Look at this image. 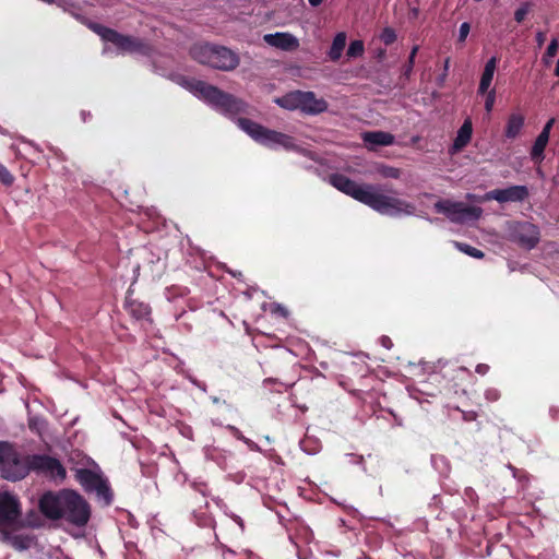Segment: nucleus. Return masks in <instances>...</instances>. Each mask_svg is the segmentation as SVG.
Instances as JSON below:
<instances>
[{
    "label": "nucleus",
    "instance_id": "obj_10",
    "mask_svg": "<svg viewBox=\"0 0 559 559\" xmlns=\"http://www.w3.org/2000/svg\"><path fill=\"white\" fill-rule=\"evenodd\" d=\"M530 192L526 186H511L506 189H493L486 193L487 200H495L499 203L523 202Z\"/></svg>",
    "mask_w": 559,
    "mask_h": 559
},
{
    "label": "nucleus",
    "instance_id": "obj_2",
    "mask_svg": "<svg viewBox=\"0 0 559 559\" xmlns=\"http://www.w3.org/2000/svg\"><path fill=\"white\" fill-rule=\"evenodd\" d=\"M31 471L48 476L55 480H63L67 471L61 462L47 454H32L22 457L15 448L0 441V476L8 480L23 479Z\"/></svg>",
    "mask_w": 559,
    "mask_h": 559
},
{
    "label": "nucleus",
    "instance_id": "obj_18",
    "mask_svg": "<svg viewBox=\"0 0 559 559\" xmlns=\"http://www.w3.org/2000/svg\"><path fill=\"white\" fill-rule=\"evenodd\" d=\"M497 67V58L491 57L485 64L484 71L480 76V82L478 86V94L485 95L489 92L490 84L493 79V74Z\"/></svg>",
    "mask_w": 559,
    "mask_h": 559
},
{
    "label": "nucleus",
    "instance_id": "obj_44",
    "mask_svg": "<svg viewBox=\"0 0 559 559\" xmlns=\"http://www.w3.org/2000/svg\"><path fill=\"white\" fill-rule=\"evenodd\" d=\"M480 368L481 366L480 365H477V371L480 372Z\"/></svg>",
    "mask_w": 559,
    "mask_h": 559
},
{
    "label": "nucleus",
    "instance_id": "obj_7",
    "mask_svg": "<svg viewBox=\"0 0 559 559\" xmlns=\"http://www.w3.org/2000/svg\"><path fill=\"white\" fill-rule=\"evenodd\" d=\"M75 479L87 493H96L97 499L102 500L106 506L112 503L114 493L107 479L99 473L90 468H79L75 473Z\"/></svg>",
    "mask_w": 559,
    "mask_h": 559
},
{
    "label": "nucleus",
    "instance_id": "obj_35",
    "mask_svg": "<svg viewBox=\"0 0 559 559\" xmlns=\"http://www.w3.org/2000/svg\"><path fill=\"white\" fill-rule=\"evenodd\" d=\"M485 95H486L485 109L487 112H490L492 110L495 102H496V91L490 90Z\"/></svg>",
    "mask_w": 559,
    "mask_h": 559
},
{
    "label": "nucleus",
    "instance_id": "obj_6",
    "mask_svg": "<svg viewBox=\"0 0 559 559\" xmlns=\"http://www.w3.org/2000/svg\"><path fill=\"white\" fill-rule=\"evenodd\" d=\"M237 124L257 143L266 147L276 148L277 146H283L285 150H293L295 147L294 139L292 136L267 129L249 118H239L237 120Z\"/></svg>",
    "mask_w": 559,
    "mask_h": 559
},
{
    "label": "nucleus",
    "instance_id": "obj_25",
    "mask_svg": "<svg viewBox=\"0 0 559 559\" xmlns=\"http://www.w3.org/2000/svg\"><path fill=\"white\" fill-rule=\"evenodd\" d=\"M372 173L382 178L397 179L401 176V169L384 164H378Z\"/></svg>",
    "mask_w": 559,
    "mask_h": 559
},
{
    "label": "nucleus",
    "instance_id": "obj_11",
    "mask_svg": "<svg viewBox=\"0 0 559 559\" xmlns=\"http://www.w3.org/2000/svg\"><path fill=\"white\" fill-rule=\"evenodd\" d=\"M239 56L225 46L215 45L212 68L222 71H231L239 66Z\"/></svg>",
    "mask_w": 559,
    "mask_h": 559
},
{
    "label": "nucleus",
    "instance_id": "obj_4",
    "mask_svg": "<svg viewBox=\"0 0 559 559\" xmlns=\"http://www.w3.org/2000/svg\"><path fill=\"white\" fill-rule=\"evenodd\" d=\"M181 85L224 112L237 115L245 109L242 100L204 81L182 79Z\"/></svg>",
    "mask_w": 559,
    "mask_h": 559
},
{
    "label": "nucleus",
    "instance_id": "obj_12",
    "mask_svg": "<svg viewBox=\"0 0 559 559\" xmlns=\"http://www.w3.org/2000/svg\"><path fill=\"white\" fill-rule=\"evenodd\" d=\"M263 40L267 45L284 51H294L299 47L298 39L289 33L265 34Z\"/></svg>",
    "mask_w": 559,
    "mask_h": 559
},
{
    "label": "nucleus",
    "instance_id": "obj_20",
    "mask_svg": "<svg viewBox=\"0 0 559 559\" xmlns=\"http://www.w3.org/2000/svg\"><path fill=\"white\" fill-rule=\"evenodd\" d=\"M473 123L472 119L467 117L461 128L456 131V152L465 147L472 139Z\"/></svg>",
    "mask_w": 559,
    "mask_h": 559
},
{
    "label": "nucleus",
    "instance_id": "obj_28",
    "mask_svg": "<svg viewBox=\"0 0 559 559\" xmlns=\"http://www.w3.org/2000/svg\"><path fill=\"white\" fill-rule=\"evenodd\" d=\"M46 423L40 417H31L28 419V428L31 431L41 436L43 431L45 430Z\"/></svg>",
    "mask_w": 559,
    "mask_h": 559
},
{
    "label": "nucleus",
    "instance_id": "obj_30",
    "mask_svg": "<svg viewBox=\"0 0 559 559\" xmlns=\"http://www.w3.org/2000/svg\"><path fill=\"white\" fill-rule=\"evenodd\" d=\"M432 462L436 467L441 474H444L445 477H449L450 475V467L445 463V459L443 455H433Z\"/></svg>",
    "mask_w": 559,
    "mask_h": 559
},
{
    "label": "nucleus",
    "instance_id": "obj_36",
    "mask_svg": "<svg viewBox=\"0 0 559 559\" xmlns=\"http://www.w3.org/2000/svg\"><path fill=\"white\" fill-rule=\"evenodd\" d=\"M417 50H418V47L415 46L412 51H411V55L408 57V61L407 63L404 66V74L405 75H409V73L412 72L413 70V67H414V60H415V56L417 53Z\"/></svg>",
    "mask_w": 559,
    "mask_h": 559
},
{
    "label": "nucleus",
    "instance_id": "obj_21",
    "mask_svg": "<svg viewBox=\"0 0 559 559\" xmlns=\"http://www.w3.org/2000/svg\"><path fill=\"white\" fill-rule=\"evenodd\" d=\"M524 126V117L521 114H511L508 118L504 129V135L508 139H515Z\"/></svg>",
    "mask_w": 559,
    "mask_h": 559
},
{
    "label": "nucleus",
    "instance_id": "obj_34",
    "mask_svg": "<svg viewBox=\"0 0 559 559\" xmlns=\"http://www.w3.org/2000/svg\"><path fill=\"white\" fill-rule=\"evenodd\" d=\"M14 176L10 173V170L0 164V182L4 186L9 187L13 183Z\"/></svg>",
    "mask_w": 559,
    "mask_h": 559
},
{
    "label": "nucleus",
    "instance_id": "obj_22",
    "mask_svg": "<svg viewBox=\"0 0 559 559\" xmlns=\"http://www.w3.org/2000/svg\"><path fill=\"white\" fill-rule=\"evenodd\" d=\"M301 91H294L276 99V104L288 110L300 109Z\"/></svg>",
    "mask_w": 559,
    "mask_h": 559
},
{
    "label": "nucleus",
    "instance_id": "obj_15",
    "mask_svg": "<svg viewBox=\"0 0 559 559\" xmlns=\"http://www.w3.org/2000/svg\"><path fill=\"white\" fill-rule=\"evenodd\" d=\"M215 45L209 43H198L190 48V56L201 64L212 66V59Z\"/></svg>",
    "mask_w": 559,
    "mask_h": 559
},
{
    "label": "nucleus",
    "instance_id": "obj_8",
    "mask_svg": "<svg viewBox=\"0 0 559 559\" xmlns=\"http://www.w3.org/2000/svg\"><path fill=\"white\" fill-rule=\"evenodd\" d=\"M22 508L20 500L12 493H0V532L8 527H14L20 523Z\"/></svg>",
    "mask_w": 559,
    "mask_h": 559
},
{
    "label": "nucleus",
    "instance_id": "obj_13",
    "mask_svg": "<svg viewBox=\"0 0 559 559\" xmlns=\"http://www.w3.org/2000/svg\"><path fill=\"white\" fill-rule=\"evenodd\" d=\"M555 121V118L549 119L536 138L531 150V157L534 162H542L544 159V152L549 142L550 131Z\"/></svg>",
    "mask_w": 559,
    "mask_h": 559
},
{
    "label": "nucleus",
    "instance_id": "obj_29",
    "mask_svg": "<svg viewBox=\"0 0 559 559\" xmlns=\"http://www.w3.org/2000/svg\"><path fill=\"white\" fill-rule=\"evenodd\" d=\"M456 249H459L460 251H462L473 258L480 259L484 257L483 251H480L479 249L474 248L467 243L456 242Z\"/></svg>",
    "mask_w": 559,
    "mask_h": 559
},
{
    "label": "nucleus",
    "instance_id": "obj_19",
    "mask_svg": "<svg viewBox=\"0 0 559 559\" xmlns=\"http://www.w3.org/2000/svg\"><path fill=\"white\" fill-rule=\"evenodd\" d=\"M367 143L379 146H388L394 143V135L384 131H371L364 134Z\"/></svg>",
    "mask_w": 559,
    "mask_h": 559
},
{
    "label": "nucleus",
    "instance_id": "obj_42",
    "mask_svg": "<svg viewBox=\"0 0 559 559\" xmlns=\"http://www.w3.org/2000/svg\"><path fill=\"white\" fill-rule=\"evenodd\" d=\"M308 1H309L310 5H312V7H319L323 2V0H308Z\"/></svg>",
    "mask_w": 559,
    "mask_h": 559
},
{
    "label": "nucleus",
    "instance_id": "obj_33",
    "mask_svg": "<svg viewBox=\"0 0 559 559\" xmlns=\"http://www.w3.org/2000/svg\"><path fill=\"white\" fill-rule=\"evenodd\" d=\"M558 49L559 41L557 38H552L544 53L543 60L547 63L548 59L554 58L557 55Z\"/></svg>",
    "mask_w": 559,
    "mask_h": 559
},
{
    "label": "nucleus",
    "instance_id": "obj_37",
    "mask_svg": "<svg viewBox=\"0 0 559 559\" xmlns=\"http://www.w3.org/2000/svg\"><path fill=\"white\" fill-rule=\"evenodd\" d=\"M469 29H471V26L467 22H464L461 24L460 32H459V40L460 41L465 40V38L467 37V35L469 33Z\"/></svg>",
    "mask_w": 559,
    "mask_h": 559
},
{
    "label": "nucleus",
    "instance_id": "obj_41",
    "mask_svg": "<svg viewBox=\"0 0 559 559\" xmlns=\"http://www.w3.org/2000/svg\"><path fill=\"white\" fill-rule=\"evenodd\" d=\"M381 344L386 347V348H391L392 347V341L389 336H382L381 337Z\"/></svg>",
    "mask_w": 559,
    "mask_h": 559
},
{
    "label": "nucleus",
    "instance_id": "obj_5",
    "mask_svg": "<svg viewBox=\"0 0 559 559\" xmlns=\"http://www.w3.org/2000/svg\"><path fill=\"white\" fill-rule=\"evenodd\" d=\"M87 26L104 41L114 44L122 52H136L142 56H150L153 50L148 43L138 37L120 34L117 31L104 26L99 23L90 22Z\"/></svg>",
    "mask_w": 559,
    "mask_h": 559
},
{
    "label": "nucleus",
    "instance_id": "obj_31",
    "mask_svg": "<svg viewBox=\"0 0 559 559\" xmlns=\"http://www.w3.org/2000/svg\"><path fill=\"white\" fill-rule=\"evenodd\" d=\"M380 39L385 46L392 45L396 40L395 31L391 27H385L380 34Z\"/></svg>",
    "mask_w": 559,
    "mask_h": 559
},
{
    "label": "nucleus",
    "instance_id": "obj_32",
    "mask_svg": "<svg viewBox=\"0 0 559 559\" xmlns=\"http://www.w3.org/2000/svg\"><path fill=\"white\" fill-rule=\"evenodd\" d=\"M531 8H532V4L530 2L523 3L520 8H518L515 10L514 20L518 23H522L525 20L526 15L530 13Z\"/></svg>",
    "mask_w": 559,
    "mask_h": 559
},
{
    "label": "nucleus",
    "instance_id": "obj_26",
    "mask_svg": "<svg viewBox=\"0 0 559 559\" xmlns=\"http://www.w3.org/2000/svg\"><path fill=\"white\" fill-rule=\"evenodd\" d=\"M436 211L438 213L445 214L450 219H454V202L452 201H438L435 204Z\"/></svg>",
    "mask_w": 559,
    "mask_h": 559
},
{
    "label": "nucleus",
    "instance_id": "obj_17",
    "mask_svg": "<svg viewBox=\"0 0 559 559\" xmlns=\"http://www.w3.org/2000/svg\"><path fill=\"white\" fill-rule=\"evenodd\" d=\"M126 309L129 312V314L134 318L135 320H151V312L152 309L148 304L130 299L126 302Z\"/></svg>",
    "mask_w": 559,
    "mask_h": 559
},
{
    "label": "nucleus",
    "instance_id": "obj_1",
    "mask_svg": "<svg viewBox=\"0 0 559 559\" xmlns=\"http://www.w3.org/2000/svg\"><path fill=\"white\" fill-rule=\"evenodd\" d=\"M329 182L338 191L352 197L354 200L369 206L373 211L388 216L411 214L414 206L408 202L385 194L380 185L357 183L343 174H331Z\"/></svg>",
    "mask_w": 559,
    "mask_h": 559
},
{
    "label": "nucleus",
    "instance_id": "obj_24",
    "mask_svg": "<svg viewBox=\"0 0 559 559\" xmlns=\"http://www.w3.org/2000/svg\"><path fill=\"white\" fill-rule=\"evenodd\" d=\"M346 45V34L337 33L332 41L328 56L330 60L337 61L342 57V52Z\"/></svg>",
    "mask_w": 559,
    "mask_h": 559
},
{
    "label": "nucleus",
    "instance_id": "obj_16",
    "mask_svg": "<svg viewBox=\"0 0 559 559\" xmlns=\"http://www.w3.org/2000/svg\"><path fill=\"white\" fill-rule=\"evenodd\" d=\"M0 540L20 551L28 549L33 543V538L29 535L12 534L8 528L0 532Z\"/></svg>",
    "mask_w": 559,
    "mask_h": 559
},
{
    "label": "nucleus",
    "instance_id": "obj_9",
    "mask_svg": "<svg viewBox=\"0 0 559 559\" xmlns=\"http://www.w3.org/2000/svg\"><path fill=\"white\" fill-rule=\"evenodd\" d=\"M511 238L521 248L534 249L540 240V230L537 225L530 222H518L511 229Z\"/></svg>",
    "mask_w": 559,
    "mask_h": 559
},
{
    "label": "nucleus",
    "instance_id": "obj_23",
    "mask_svg": "<svg viewBox=\"0 0 559 559\" xmlns=\"http://www.w3.org/2000/svg\"><path fill=\"white\" fill-rule=\"evenodd\" d=\"M483 210L478 206H466L463 203L456 202V222L466 218L475 221L480 217Z\"/></svg>",
    "mask_w": 559,
    "mask_h": 559
},
{
    "label": "nucleus",
    "instance_id": "obj_38",
    "mask_svg": "<svg viewBox=\"0 0 559 559\" xmlns=\"http://www.w3.org/2000/svg\"><path fill=\"white\" fill-rule=\"evenodd\" d=\"M485 396L488 401L490 402H495L497 400H499L500 397V392L497 390V389H488L485 393Z\"/></svg>",
    "mask_w": 559,
    "mask_h": 559
},
{
    "label": "nucleus",
    "instance_id": "obj_40",
    "mask_svg": "<svg viewBox=\"0 0 559 559\" xmlns=\"http://www.w3.org/2000/svg\"><path fill=\"white\" fill-rule=\"evenodd\" d=\"M463 418L466 421L475 420L477 417V414L475 412H462Z\"/></svg>",
    "mask_w": 559,
    "mask_h": 559
},
{
    "label": "nucleus",
    "instance_id": "obj_27",
    "mask_svg": "<svg viewBox=\"0 0 559 559\" xmlns=\"http://www.w3.org/2000/svg\"><path fill=\"white\" fill-rule=\"evenodd\" d=\"M364 51H365L364 41L356 39V40L350 41L348 49H347V56L349 58H357V57L362 56Z\"/></svg>",
    "mask_w": 559,
    "mask_h": 559
},
{
    "label": "nucleus",
    "instance_id": "obj_14",
    "mask_svg": "<svg viewBox=\"0 0 559 559\" xmlns=\"http://www.w3.org/2000/svg\"><path fill=\"white\" fill-rule=\"evenodd\" d=\"M328 109V103L323 98H317L313 92L301 91L300 110L308 115H318Z\"/></svg>",
    "mask_w": 559,
    "mask_h": 559
},
{
    "label": "nucleus",
    "instance_id": "obj_3",
    "mask_svg": "<svg viewBox=\"0 0 559 559\" xmlns=\"http://www.w3.org/2000/svg\"><path fill=\"white\" fill-rule=\"evenodd\" d=\"M40 512L49 520H64L76 527L85 526L91 518L88 502L76 491L63 489L45 492L38 503Z\"/></svg>",
    "mask_w": 559,
    "mask_h": 559
},
{
    "label": "nucleus",
    "instance_id": "obj_43",
    "mask_svg": "<svg viewBox=\"0 0 559 559\" xmlns=\"http://www.w3.org/2000/svg\"><path fill=\"white\" fill-rule=\"evenodd\" d=\"M448 153L451 156L454 155V142L448 146Z\"/></svg>",
    "mask_w": 559,
    "mask_h": 559
},
{
    "label": "nucleus",
    "instance_id": "obj_39",
    "mask_svg": "<svg viewBox=\"0 0 559 559\" xmlns=\"http://www.w3.org/2000/svg\"><path fill=\"white\" fill-rule=\"evenodd\" d=\"M535 39H536L537 46H538L539 48H540V47H543V45H544V44H545V41H546V33H545V32H542V31L537 32V33H536V37H535Z\"/></svg>",
    "mask_w": 559,
    "mask_h": 559
}]
</instances>
